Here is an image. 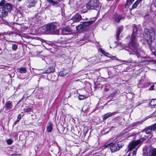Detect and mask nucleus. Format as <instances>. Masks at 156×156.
I'll list each match as a JSON object with an SVG mask.
<instances>
[{
  "mask_svg": "<svg viewBox=\"0 0 156 156\" xmlns=\"http://www.w3.org/2000/svg\"><path fill=\"white\" fill-rule=\"evenodd\" d=\"M139 28L136 26H134L133 29V32L131 35L130 39V44L129 46V55L137 54L139 53L138 44L137 43L138 33Z\"/></svg>",
  "mask_w": 156,
  "mask_h": 156,
  "instance_id": "nucleus-1",
  "label": "nucleus"
},
{
  "mask_svg": "<svg viewBox=\"0 0 156 156\" xmlns=\"http://www.w3.org/2000/svg\"><path fill=\"white\" fill-rule=\"evenodd\" d=\"M0 11L1 13V15L3 17H5L10 12L12 9V5L9 3H6L5 0H2L0 2Z\"/></svg>",
  "mask_w": 156,
  "mask_h": 156,
  "instance_id": "nucleus-2",
  "label": "nucleus"
},
{
  "mask_svg": "<svg viewBox=\"0 0 156 156\" xmlns=\"http://www.w3.org/2000/svg\"><path fill=\"white\" fill-rule=\"evenodd\" d=\"M144 139H145V138H143L140 140L131 142L128 145V149L127 152H128L129 151H131L133 148H135L136 151H133V156H136V151L140 146V144L144 140Z\"/></svg>",
  "mask_w": 156,
  "mask_h": 156,
  "instance_id": "nucleus-3",
  "label": "nucleus"
},
{
  "mask_svg": "<svg viewBox=\"0 0 156 156\" xmlns=\"http://www.w3.org/2000/svg\"><path fill=\"white\" fill-rule=\"evenodd\" d=\"M144 39L147 42L148 44H150L152 39L155 37V33L154 29L149 30L148 29L145 30L143 34Z\"/></svg>",
  "mask_w": 156,
  "mask_h": 156,
  "instance_id": "nucleus-4",
  "label": "nucleus"
},
{
  "mask_svg": "<svg viewBox=\"0 0 156 156\" xmlns=\"http://www.w3.org/2000/svg\"><path fill=\"white\" fill-rule=\"evenodd\" d=\"M57 27V26L56 24L54 23H51L44 26L43 28L45 32L57 34L59 33V32Z\"/></svg>",
  "mask_w": 156,
  "mask_h": 156,
  "instance_id": "nucleus-5",
  "label": "nucleus"
},
{
  "mask_svg": "<svg viewBox=\"0 0 156 156\" xmlns=\"http://www.w3.org/2000/svg\"><path fill=\"white\" fill-rule=\"evenodd\" d=\"M123 146V145L122 144L119 143L115 144L111 143L105 145V147H110L111 151L112 152H114L119 151Z\"/></svg>",
  "mask_w": 156,
  "mask_h": 156,
  "instance_id": "nucleus-6",
  "label": "nucleus"
},
{
  "mask_svg": "<svg viewBox=\"0 0 156 156\" xmlns=\"http://www.w3.org/2000/svg\"><path fill=\"white\" fill-rule=\"evenodd\" d=\"M99 0H90L86 7L87 9H93L99 7Z\"/></svg>",
  "mask_w": 156,
  "mask_h": 156,
  "instance_id": "nucleus-7",
  "label": "nucleus"
},
{
  "mask_svg": "<svg viewBox=\"0 0 156 156\" xmlns=\"http://www.w3.org/2000/svg\"><path fill=\"white\" fill-rule=\"evenodd\" d=\"M156 130V124H154L150 126H149L144 129L141 131L140 133H142V135H144L145 133L146 134H150L152 131H153Z\"/></svg>",
  "mask_w": 156,
  "mask_h": 156,
  "instance_id": "nucleus-8",
  "label": "nucleus"
},
{
  "mask_svg": "<svg viewBox=\"0 0 156 156\" xmlns=\"http://www.w3.org/2000/svg\"><path fill=\"white\" fill-rule=\"evenodd\" d=\"M147 156H156V149L153 147L148 148L147 150Z\"/></svg>",
  "mask_w": 156,
  "mask_h": 156,
  "instance_id": "nucleus-9",
  "label": "nucleus"
},
{
  "mask_svg": "<svg viewBox=\"0 0 156 156\" xmlns=\"http://www.w3.org/2000/svg\"><path fill=\"white\" fill-rule=\"evenodd\" d=\"M93 23L94 21L93 20L83 22L81 24L82 29H83V30H85L87 27L92 24Z\"/></svg>",
  "mask_w": 156,
  "mask_h": 156,
  "instance_id": "nucleus-10",
  "label": "nucleus"
},
{
  "mask_svg": "<svg viewBox=\"0 0 156 156\" xmlns=\"http://www.w3.org/2000/svg\"><path fill=\"white\" fill-rule=\"evenodd\" d=\"M38 0H28L27 7L28 8L35 7Z\"/></svg>",
  "mask_w": 156,
  "mask_h": 156,
  "instance_id": "nucleus-11",
  "label": "nucleus"
},
{
  "mask_svg": "<svg viewBox=\"0 0 156 156\" xmlns=\"http://www.w3.org/2000/svg\"><path fill=\"white\" fill-rule=\"evenodd\" d=\"M100 51L105 56H107L109 57V58H111L113 59H116L118 60H120L117 59L116 57L115 56H111V55L110 54H109L108 52H105V51L102 49H101Z\"/></svg>",
  "mask_w": 156,
  "mask_h": 156,
  "instance_id": "nucleus-12",
  "label": "nucleus"
},
{
  "mask_svg": "<svg viewBox=\"0 0 156 156\" xmlns=\"http://www.w3.org/2000/svg\"><path fill=\"white\" fill-rule=\"evenodd\" d=\"M82 19L81 16L79 14H76L72 17V20L75 22H79Z\"/></svg>",
  "mask_w": 156,
  "mask_h": 156,
  "instance_id": "nucleus-13",
  "label": "nucleus"
},
{
  "mask_svg": "<svg viewBox=\"0 0 156 156\" xmlns=\"http://www.w3.org/2000/svg\"><path fill=\"white\" fill-rule=\"evenodd\" d=\"M62 32L63 34L66 35L71 33L72 30L69 27H65L63 28L62 30Z\"/></svg>",
  "mask_w": 156,
  "mask_h": 156,
  "instance_id": "nucleus-14",
  "label": "nucleus"
},
{
  "mask_svg": "<svg viewBox=\"0 0 156 156\" xmlns=\"http://www.w3.org/2000/svg\"><path fill=\"white\" fill-rule=\"evenodd\" d=\"M55 67L51 66L49 67L47 70H45L43 73H49L51 72H54L55 70Z\"/></svg>",
  "mask_w": 156,
  "mask_h": 156,
  "instance_id": "nucleus-15",
  "label": "nucleus"
},
{
  "mask_svg": "<svg viewBox=\"0 0 156 156\" xmlns=\"http://www.w3.org/2000/svg\"><path fill=\"white\" fill-rule=\"evenodd\" d=\"M122 30L123 28L122 27H119L117 29L116 34V38L117 40H119V35Z\"/></svg>",
  "mask_w": 156,
  "mask_h": 156,
  "instance_id": "nucleus-16",
  "label": "nucleus"
},
{
  "mask_svg": "<svg viewBox=\"0 0 156 156\" xmlns=\"http://www.w3.org/2000/svg\"><path fill=\"white\" fill-rule=\"evenodd\" d=\"M115 21L117 23H119L120 20H123L124 19V16H122L117 15L115 17Z\"/></svg>",
  "mask_w": 156,
  "mask_h": 156,
  "instance_id": "nucleus-17",
  "label": "nucleus"
},
{
  "mask_svg": "<svg viewBox=\"0 0 156 156\" xmlns=\"http://www.w3.org/2000/svg\"><path fill=\"white\" fill-rule=\"evenodd\" d=\"M17 70L18 72L21 73H25L27 71L26 68L25 67H21L20 68H18Z\"/></svg>",
  "mask_w": 156,
  "mask_h": 156,
  "instance_id": "nucleus-18",
  "label": "nucleus"
},
{
  "mask_svg": "<svg viewBox=\"0 0 156 156\" xmlns=\"http://www.w3.org/2000/svg\"><path fill=\"white\" fill-rule=\"evenodd\" d=\"M115 112H113V113H106L103 115V119L104 120H105L106 119L108 118L109 117L111 116L112 115H113L115 114Z\"/></svg>",
  "mask_w": 156,
  "mask_h": 156,
  "instance_id": "nucleus-19",
  "label": "nucleus"
},
{
  "mask_svg": "<svg viewBox=\"0 0 156 156\" xmlns=\"http://www.w3.org/2000/svg\"><path fill=\"white\" fill-rule=\"evenodd\" d=\"M47 1L49 3L51 4L52 5L55 6L56 7L58 6V2H55L53 0H47Z\"/></svg>",
  "mask_w": 156,
  "mask_h": 156,
  "instance_id": "nucleus-20",
  "label": "nucleus"
},
{
  "mask_svg": "<svg viewBox=\"0 0 156 156\" xmlns=\"http://www.w3.org/2000/svg\"><path fill=\"white\" fill-rule=\"evenodd\" d=\"M12 104V103L9 101L5 103V106L8 110L10 109L11 108Z\"/></svg>",
  "mask_w": 156,
  "mask_h": 156,
  "instance_id": "nucleus-21",
  "label": "nucleus"
},
{
  "mask_svg": "<svg viewBox=\"0 0 156 156\" xmlns=\"http://www.w3.org/2000/svg\"><path fill=\"white\" fill-rule=\"evenodd\" d=\"M48 124V126L47 128V131L48 132L50 133L52 130L53 125L51 122L49 123Z\"/></svg>",
  "mask_w": 156,
  "mask_h": 156,
  "instance_id": "nucleus-22",
  "label": "nucleus"
},
{
  "mask_svg": "<svg viewBox=\"0 0 156 156\" xmlns=\"http://www.w3.org/2000/svg\"><path fill=\"white\" fill-rule=\"evenodd\" d=\"M68 73V72L66 70H64L60 72L58 74V75L61 77H63L66 75Z\"/></svg>",
  "mask_w": 156,
  "mask_h": 156,
  "instance_id": "nucleus-23",
  "label": "nucleus"
},
{
  "mask_svg": "<svg viewBox=\"0 0 156 156\" xmlns=\"http://www.w3.org/2000/svg\"><path fill=\"white\" fill-rule=\"evenodd\" d=\"M142 0H137L133 5L132 7V9H133L136 7L137 5Z\"/></svg>",
  "mask_w": 156,
  "mask_h": 156,
  "instance_id": "nucleus-24",
  "label": "nucleus"
},
{
  "mask_svg": "<svg viewBox=\"0 0 156 156\" xmlns=\"http://www.w3.org/2000/svg\"><path fill=\"white\" fill-rule=\"evenodd\" d=\"M150 105L152 106H156V99L151 101L150 103Z\"/></svg>",
  "mask_w": 156,
  "mask_h": 156,
  "instance_id": "nucleus-25",
  "label": "nucleus"
},
{
  "mask_svg": "<svg viewBox=\"0 0 156 156\" xmlns=\"http://www.w3.org/2000/svg\"><path fill=\"white\" fill-rule=\"evenodd\" d=\"M81 24L76 27V29L77 30H83Z\"/></svg>",
  "mask_w": 156,
  "mask_h": 156,
  "instance_id": "nucleus-26",
  "label": "nucleus"
},
{
  "mask_svg": "<svg viewBox=\"0 0 156 156\" xmlns=\"http://www.w3.org/2000/svg\"><path fill=\"white\" fill-rule=\"evenodd\" d=\"M12 49L13 50L16 51L18 48L17 45L16 44H12Z\"/></svg>",
  "mask_w": 156,
  "mask_h": 156,
  "instance_id": "nucleus-27",
  "label": "nucleus"
},
{
  "mask_svg": "<svg viewBox=\"0 0 156 156\" xmlns=\"http://www.w3.org/2000/svg\"><path fill=\"white\" fill-rule=\"evenodd\" d=\"M31 108H23V110L25 112H28L31 110Z\"/></svg>",
  "mask_w": 156,
  "mask_h": 156,
  "instance_id": "nucleus-28",
  "label": "nucleus"
},
{
  "mask_svg": "<svg viewBox=\"0 0 156 156\" xmlns=\"http://www.w3.org/2000/svg\"><path fill=\"white\" fill-rule=\"evenodd\" d=\"M13 140L11 139H8L6 140V143L9 145L11 144L13 142Z\"/></svg>",
  "mask_w": 156,
  "mask_h": 156,
  "instance_id": "nucleus-29",
  "label": "nucleus"
},
{
  "mask_svg": "<svg viewBox=\"0 0 156 156\" xmlns=\"http://www.w3.org/2000/svg\"><path fill=\"white\" fill-rule=\"evenodd\" d=\"M87 97L83 95H80L79 96L78 98L80 100H83L86 98Z\"/></svg>",
  "mask_w": 156,
  "mask_h": 156,
  "instance_id": "nucleus-30",
  "label": "nucleus"
},
{
  "mask_svg": "<svg viewBox=\"0 0 156 156\" xmlns=\"http://www.w3.org/2000/svg\"><path fill=\"white\" fill-rule=\"evenodd\" d=\"M134 0H127L126 5H130L134 1Z\"/></svg>",
  "mask_w": 156,
  "mask_h": 156,
  "instance_id": "nucleus-31",
  "label": "nucleus"
},
{
  "mask_svg": "<svg viewBox=\"0 0 156 156\" xmlns=\"http://www.w3.org/2000/svg\"><path fill=\"white\" fill-rule=\"evenodd\" d=\"M154 85H152V86H151L150 87V88H149V90H154Z\"/></svg>",
  "mask_w": 156,
  "mask_h": 156,
  "instance_id": "nucleus-32",
  "label": "nucleus"
},
{
  "mask_svg": "<svg viewBox=\"0 0 156 156\" xmlns=\"http://www.w3.org/2000/svg\"><path fill=\"white\" fill-rule=\"evenodd\" d=\"M21 118V116L20 114H19L17 116V119L19 120Z\"/></svg>",
  "mask_w": 156,
  "mask_h": 156,
  "instance_id": "nucleus-33",
  "label": "nucleus"
},
{
  "mask_svg": "<svg viewBox=\"0 0 156 156\" xmlns=\"http://www.w3.org/2000/svg\"><path fill=\"white\" fill-rule=\"evenodd\" d=\"M11 156H20V155L19 154H12Z\"/></svg>",
  "mask_w": 156,
  "mask_h": 156,
  "instance_id": "nucleus-34",
  "label": "nucleus"
},
{
  "mask_svg": "<svg viewBox=\"0 0 156 156\" xmlns=\"http://www.w3.org/2000/svg\"><path fill=\"white\" fill-rule=\"evenodd\" d=\"M123 61L124 62H126L128 63H130V62H131L132 60H131V59H129V60H127V61H124V60Z\"/></svg>",
  "mask_w": 156,
  "mask_h": 156,
  "instance_id": "nucleus-35",
  "label": "nucleus"
},
{
  "mask_svg": "<svg viewBox=\"0 0 156 156\" xmlns=\"http://www.w3.org/2000/svg\"><path fill=\"white\" fill-rule=\"evenodd\" d=\"M19 121V120L17 119L16 121L14 122V125H16V124Z\"/></svg>",
  "mask_w": 156,
  "mask_h": 156,
  "instance_id": "nucleus-36",
  "label": "nucleus"
},
{
  "mask_svg": "<svg viewBox=\"0 0 156 156\" xmlns=\"http://www.w3.org/2000/svg\"><path fill=\"white\" fill-rule=\"evenodd\" d=\"M108 89H107V88H105V91H108Z\"/></svg>",
  "mask_w": 156,
  "mask_h": 156,
  "instance_id": "nucleus-37",
  "label": "nucleus"
},
{
  "mask_svg": "<svg viewBox=\"0 0 156 156\" xmlns=\"http://www.w3.org/2000/svg\"><path fill=\"white\" fill-rule=\"evenodd\" d=\"M154 54L155 55H156V51L155 52H154Z\"/></svg>",
  "mask_w": 156,
  "mask_h": 156,
  "instance_id": "nucleus-38",
  "label": "nucleus"
},
{
  "mask_svg": "<svg viewBox=\"0 0 156 156\" xmlns=\"http://www.w3.org/2000/svg\"><path fill=\"white\" fill-rule=\"evenodd\" d=\"M22 0H18V1L19 2H20Z\"/></svg>",
  "mask_w": 156,
  "mask_h": 156,
  "instance_id": "nucleus-39",
  "label": "nucleus"
},
{
  "mask_svg": "<svg viewBox=\"0 0 156 156\" xmlns=\"http://www.w3.org/2000/svg\"><path fill=\"white\" fill-rule=\"evenodd\" d=\"M21 101V100H20L19 101V102H20Z\"/></svg>",
  "mask_w": 156,
  "mask_h": 156,
  "instance_id": "nucleus-40",
  "label": "nucleus"
},
{
  "mask_svg": "<svg viewBox=\"0 0 156 156\" xmlns=\"http://www.w3.org/2000/svg\"><path fill=\"white\" fill-rule=\"evenodd\" d=\"M145 136L146 137H147L148 136Z\"/></svg>",
  "mask_w": 156,
  "mask_h": 156,
  "instance_id": "nucleus-41",
  "label": "nucleus"
}]
</instances>
